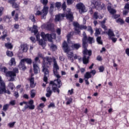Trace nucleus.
Instances as JSON below:
<instances>
[{"mask_svg":"<svg viewBox=\"0 0 129 129\" xmlns=\"http://www.w3.org/2000/svg\"><path fill=\"white\" fill-rule=\"evenodd\" d=\"M98 35H100V29L98 28H96V32L95 33V36H96V37H97Z\"/></svg>","mask_w":129,"mask_h":129,"instance_id":"nucleus-33","label":"nucleus"},{"mask_svg":"<svg viewBox=\"0 0 129 129\" xmlns=\"http://www.w3.org/2000/svg\"><path fill=\"white\" fill-rule=\"evenodd\" d=\"M39 58H40V57H39V56H37V57H36L35 58V59H34V63H35V64H36V63H37V62L40 63V59H39Z\"/></svg>","mask_w":129,"mask_h":129,"instance_id":"nucleus-44","label":"nucleus"},{"mask_svg":"<svg viewBox=\"0 0 129 129\" xmlns=\"http://www.w3.org/2000/svg\"><path fill=\"white\" fill-rule=\"evenodd\" d=\"M3 35L2 36V37H1V39H2V40H5V39L6 38V37H7V30H4L3 32Z\"/></svg>","mask_w":129,"mask_h":129,"instance_id":"nucleus-31","label":"nucleus"},{"mask_svg":"<svg viewBox=\"0 0 129 129\" xmlns=\"http://www.w3.org/2000/svg\"><path fill=\"white\" fill-rule=\"evenodd\" d=\"M125 53L127 55L129 56V48H127L125 50Z\"/></svg>","mask_w":129,"mask_h":129,"instance_id":"nucleus-64","label":"nucleus"},{"mask_svg":"<svg viewBox=\"0 0 129 129\" xmlns=\"http://www.w3.org/2000/svg\"><path fill=\"white\" fill-rule=\"evenodd\" d=\"M33 70L35 74H38L40 72V68L35 62H33Z\"/></svg>","mask_w":129,"mask_h":129,"instance_id":"nucleus-16","label":"nucleus"},{"mask_svg":"<svg viewBox=\"0 0 129 129\" xmlns=\"http://www.w3.org/2000/svg\"><path fill=\"white\" fill-rule=\"evenodd\" d=\"M14 96L16 98H18L19 97V93L18 92H14Z\"/></svg>","mask_w":129,"mask_h":129,"instance_id":"nucleus-62","label":"nucleus"},{"mask_svg":"<svg viewBox=\"0 0 129 129\" xmlns=\"http://www.w3.org/2000/svg\"><path fill=\"white\" fill-rule=\"evenodd\" d=\"M97 60H98V61H101V60H102V58L100 55H98L97 57Z\"/></svg>","mask_w":129,"mask_h":129,"instance_id":"nucleus-63","label":"nucleus"},{"mask_svg":"<svg viewBox=\"0 0 129 129\" xmlns=\"http://www.w3.org/2000/svg\"><path fill=\"white\" fill-rule=\"evenodd\" d=\"M20 28V25L19 24H15L14 25V28L18 30Z\"/></svg>","mask_w":129,"mask_h":129,"instance_id":"nucleus-61","label":"nucleus"},{"mask_svg":"<svg viewBox=\"0 0 129 129\" xmlns=\"http://www.w3.org/2000/svg\"><path fill=\"white\" fill-rule=\"evenodd\" d=\"M104 34H107L109 37V39L110 38H112V37H115V35H114V33H113V31L111 29H109L108 32H104Z\"/></svg>","mask_w":129,"mask_h":129,"instance_id":"nucleus-14","label":"nucleus"},{"mask_svg":"<svg viewBox=\"0 0 129 129\" xmlns=\"http://www.w3.org/2000/svg\"><path fill=\"white\" fill-rule=\"evenodd\" d=\"M9 106H10V105H9V104L5 105L3 107V110L4 111H6V110H7V109H8V108L9 107Z\"/></svg>","mask_w":129,"mask_h":129,"instance_id":"nucleus-49","label":"nucleus"},{"mask_svg":"<svg viewBox=\"0 0 129 129\" xmlns=\"http://www.w3.org/2000/svg\"><path fill=\"white\" fill-rule=\"evenodd\" d=\"M110 40H111V41L113 42V43L116 42V41H117V38L115 37H111L110 38H109Z\"/></svg>","mask_w":129,"mask_h":129,"instance_id":"nucleus-47","label":"nucleus"},{"mask_svg":"<svg viewBox=\"0 0 129 129\" xmlns=\"http://www.w3.org/2000/svg\"><path fill=\"white\" fill-rule=\"evenodd\" d=\"M43 65L42 66L43 69L42 71L44 74L43 80L44 82L47 83V81H48V77H49V70L48 69L46 68V63L49 64V65H51V63L53 62V73L57 77V79L55 80L53 82L51 81L50 82V86L52 85V90L54 92H57V93H60V90L58 88L61 87L62 84L61 83V80L59 78L61 77L59 74H58V70H59V66L57 64V61H56V58L55 57H52V58L46 57L43 58Z\"/></svg>","mask_w":129,"mask_h":129,"instance_id":"nucleus-1","label":"nucleus"},{"mask_svg":"<svg viewBox=\"0 0 129 129\" xmlns=\"http://www.w3.org/2000/svg\"><path fill=\"white\" fill-rule=\"evenodd\" d=\"M87 31L88 32H90V33L91 35H92L93 34V30L92 29V28L91 26L88 27Z\"/></svg>","mask_w":129,"mask_h":129,"instance_id":"nucleus-37","label":"nucleus"},{"mask_svg":"<svg viewBox=\"0 0 129 129\" xmlns=\"http://www.w3.org/2000/svg\"><path fill=\"white\" fill-rule=\"evenodd\" d=\"M87 42H89L90 44H92V43L94 42V39L91 37H89L87 38L86 34L84 33V37L83 38V46L85 49L83 51V54L84 55L83 58V63L85 64H88V63H89V56H87L86 55L91 56L92 54L91 50H88L86 48L87 47Z\"/></svg>","mask_w":129,"mask_h":129,"instance_id":"nucleus-3","label":"nucleus"},{"mask_svg":"<svg viewBox=\"0 0 129 129\" xmlns=\"http://www.w3.org/2000/svg\"><path fill=\"white\" fill-rule=\"evenodd\" d=\"M4 93H7V94H11V92L9 90H6V87H5V91H4Z\"/></svg>","mask_w":129,"mask_h":129,"instance_id":"nucleus-60","label":"nucleus"},{"mask_svg":"<svg viewBox=\"0 0 129 129\" xmlns=\"http://www.w3.org/2000/svg\"><path fill=\"white\" fill-rule=\"evenodd\" d=\"M30 87H32V88H34L35 86H36V85L34 83V78L33 77H31V78L30 79Z\"/></svg>","mask_w":129,"mask_h":129,"instance_id":"nucleus-26","label":"nucleus"},{"mask_svg":"<svg viewBox=\"0 0 129 129\" xmlns=\"http://www.w3.org/2000/svg\"><path fill=\"white\" fill-rule=\"evenodd\" d=\"M56 33L58 34V35L61 34V29L60 28H58L56 30Z\"/></svg>","mask_w":129,"mask_h":129,"instance_id":"nucleus-58","label":"nucleus"},{"mask_svg":"<svg viewBox=\"0 0 129 129\" xmlns=\"http://www.w3.org/2000/svg\"><path fill=\"white\" fill-rule=\"evenodd\" d=\"M28 30L31 31V33H34L36 36L37 41L39 42V45H41L42 47L46 46V41L48 40L49 42H52L53 39L56 38V34L52 33L51 34H45L44 32L41 33V36L43 39L40 40V34L38 32V27L34 25L33 28L28 27Z\"/></svg>","mask_w":129,"mask_h":129,"instance_id":"nucleus-2","label":"nucleus"},{"mask_svg":"<svg viewBox=\"0 0 129 129\" xmlns=\"http://www.w3.org/2000/svg\"><path fill=\"white\" fill-rule=\"evenodd\" d=\"M15 123H16V122H10L8 124V126H9V127H13L14 125H15Z\"/></svg>","mask_w":129,"mask_h":129,"instance_id":"nucleus-45","label":"nucleus"},{"mask_svg":"<svg viewBox=\"0 0 129 129\" xmlns=\"http://www.w3.org/2000/svg\"><path fill=\"white\" fill-rule=\"evenodd\" d=\"M45 107V105L44 103H40L39 106H37V109L40 110L41 108H44Z\"/></svg>","mask_w":129,"mask_h":129,"instance_id":"nucleus-34","label":"nucleus"},{"mask_svg":"<svg viewBox=\"0 0 129 129\" xmlns=\"http://www.w3.org/2000/svg\"><path fill=\"white\" fill-rule=\"evenodd\" d=\"M7 56H8L9 57H12L13 54V52L12 51H7Z\"/></svg>","mask_w":129,"mask_h":129,"instance_id":"nucleus-41","label":"nucleus"},{"mask_svg":"<svg viewBox=\"0 0 129 129\" xmlns=\"http://www.w3.org/2000/svg\"><path fill=\"white\" fill-rule=\"evenodd\" d=\"M47 93L46 94V97H50L51 96V94H52V91H51V89L50 87H48L46 89Z\"/></svg>","mask_w":129,"mask_h":129,"instance_id":"nucleus-22","label":"nucleus"},{"mask_svg":"<svg viewBox=\"0 0 129 129\" xmlns=\"http://www.w3.org/2000/svg\"><path fill=\"white\" fill-rule=\"evenodd\" d=\"M29 19L31 20L32 22H35V16H34V15H30L29 16Z\"/></svg>","mask_w":129,"mask_h":129,"instance_id":"nucleus-38","label":"nucleus"},{"mask_svg":"<svg viewBox=\"0 0 129 129\" xmlns=\"http://www.w3.org/2000/svg\"><path fill=\"white\" fill-rule=\"evenodd\" d=\"M116 23H119L120 24H123V23H124V21H123L122 19L119 18L116 20Z\"/></svg>","mask_w":129,"mask_h":129,"instance_id":"nucleus-46","label":"nucleus"},{"mask_svg":"<svg viewBox=\"0 0 129 129\" xmlns=\"http://www.w3.org/2000/svg\"><path fill=\"white\" fill-rule=\"evenodd\" d=\"M20 51V52H21V53H24V52H27L28 51V45H27V44H24L21 45Z\"/></svg>","mask_w":129,"mask_h":129,"instance_id":"nucleus-15","label":"nucleus"},{"mask_svg":"<svg viewBox=\"0 0 129 129\" xmlns=\"http://www.w3.org/2000/svg\"><path fill=\"white\" fill-rule=\"evenodd\" d=\"M40 1L43 5H47L48 4V0H40Z\"/></svg>","mask_w":129,"mask_h":129,"instance_id":"nucleus-52","label":"nucleus"},{"mask_svg":"<svg viewBox=\"0 0 129 129\" xmlns=\"http://www.w3.org/2000/svg\"><path fill=\"white\" fill-rule=\"evenodd\" d=\"M71 38V33H69L67 35V40L68 43H69V41H70V38Z\"/></svg>","mask_w":129,"mask_h":129,"instance_id":"nucleus-53","label":"nucleus"},{"mask_svg":"<svg viewBox=\"0 0 129 129\" xmlns=\"http://www.w3.org/2000/svg\"><path fill=\"white\" fill-rule=\"evenodd\" d=\"M100 72H103L104 71V67L103 66H101L99 68Z\"/></svg>","mask_w":129,"mask_h":129,"instance_id":"nucleus-51","label":"nucleus"},{"mask_svg":"<svg viewBox=\"0 0 129 129\" xmlns=\"http://www.w3.org/2000/svg\"><path fill=\"white\" fill-rule=\"evenodd\" d=\"M73 25L75 28L76 32L77 33V34H80V30H86V29H87L86 26H80L77 22H74Z\"/></svg>","mask_w":129,"mask_h":129,"instance_id":"nucleus-9","label":"nucleus"},{"mask_svg":"<svg viewBox=\"0 0 129 129\" xmlns=\"http://www.w3.org/2000/svg\"><path fill=\"white\" fill-rule=\"evenodd\" d=\"M25 62L27 64H32V59L29 58L21 59V63H25Z\"/></svg>","mask_w":129,"mask_h":129,"instance_id":"nucleus-19","label":"nucleus"},{"mask_svg":"<svg viewBox=\"0 0 129 129\" xmlns=\"http://www.w3.org/2000/svg\"><path fill=\"white\" fill-rule=\"evenodd\" d=\"M97 42L100 45L102 44V40H101V37H98L97 38Z\"/></svg>","mask_w":129,"mask_h":129,"instance_id":"nucleus-36","label":"nucleus"},{"mask_svg":"<svg viewBox=\"0 0 129 129\" xmlns=\"http://www.w3.org/2000/svg\"><path fill=\"white\" fill-rule=\"evenodd\" d=\"M6 89V83L3 80L2 77L0 76V94H3L5 93Z\"/></svg>","mask_w":129,"mask_h":129,"instance_id":"nucleus-12","label":"nucleus"},{"mask_svg":"<svg viewBox=\"0 0 129 129\" xmlns=\"http://www.w3.org/2000/svg\"><path fill=\"white\" fill-rule=\"evenodd\" d=\"M1 71L4 72L7 77H11L9 81H15V77L17 76V73H19V70L17 68L14 69L13 71H8V69L4 67L1 69Z\"/></svg>","mask_w":129,"mask_h":129,"instance_id":"nucleus-5","label":"nucleus"},{"mask_svg":"<svg viewBox=\"0 0 129 129\" xmlns=\"http://www.w3.org/2000/svg\"><path fill=\"white\" fill-rule=\"evenodd\" d=\"M8 2L9 4H11V5H12L13 8H14L15 9H17V8H19V5L16 3L15 0H9Z\"/></svg>","mask_w":129,"mask_h":129,"instance_id":"nucleus-18","label":"nucleus"},{"mask_svg":"<svg viewBox=\"0 0 129 129\" xmlns=\"http://www.w3.org/2000/svg\"><path fill=\"white\" fill-rule=\"evenodd\" d=\"M67 3L69 6H70V5H72L74 3V0H67Z\"/></svg>","mask_w":129,"mask_h":129,"instance_id":"nucleus-43","label":"nucleus"},{"mask_svg":"<svg viewBox=\"0 0 129 129\" xmlns=\"http://www.w3.org/2000/svg\"><path fill=\"white\" fill-rule=\"evenodd\" d=\"M24 104H25V105H29V102L23 101L20 103V105H21V106H23Z\"/></svg>","mask_w":129,"mask_h":129,"instance_id":"nucleus-39","label":"nucleus"},{"mask_svg":"<svg viewBox=\"0 0 129 129\" xmlns=\"http://www.w3.org/2000/svg\"><path fill=\"white\" fill-rule=\"evenodd\" d=\"M74 59H78V60H79L80 62V61H81V57H79V56H77V55H75L74 56Z\"/></svg>","mask_w":129,"mask_h":129,"instance_id":"nucleus-56","label":"nucleus"},{"mask_svg":"<svg viewBox=\"0 0 129 129\" xmlns=\"http://www.w3.org/2000/svg\"><path fill=\"white\" fill-rule=\"evenodd\" d=\"M105 21H106V19H104L102 22H101V27L104 29V31H106L107 30V28L105 26Z\"/></svg>","mask_w":129,"mask_h":129,"instance_id":"nucleus-25","label":"nucleus"},{"mask_svg":"<svg viewBox=\"0 0 129 129\" xmlns=\"http://www.w3.org/2000/svg\"><path fill=\"white\" fill-rule=\"evenodd\" d=\"M50 107H55V104H54V103H50L48 106V108H50Z\"/></svg>","mask_w":129,"mask_h":129,"instance_id":"nucleus-54","label":"nucleus"},{"mask_svg":"<svg viewBox=\"0 0 129 129\" xmlns=\"http://www.w3.org/2000/svg\"><path fill=\"white\" fill-rule=\"evenodd\" d=\"M74 92V89H71V90H69L68 92V94L69 95H72Z\"/></svg>","mask_w":129,"mask_h":129,"instance_id":"nucleus-40","label":"nucleus"},{"mask_svg":"<svg viewBox=\"0 0 129 129\" xmlns=\"http://www.w3.org/2000/svg\"><path fill=\"white\" fill-rule=\"evenodd\" d=\"M10 64L11 66H13V65H16V61L15 60V58H12L11 60H10Z\"/></svg>","mask_w":129,"mask_h":129,"instance_id":"nucleus-32","label":"nucleus"},{"mask_svg":"<svg viewBox=\"0 0 129 129\" xmlns=\"http://www.w3.org/2000/svg\"><path fill=\"white\" fill-rule=\"evenodd\" d=\"M5 47H6L7 49H13V45H12V43H6Z\"/></svg>","mask_w":129,"mask_h":129,"instance_id":"nucleus-30","label":"nucleus"},{"mask_svg":"<svg viewBox=\"0 0 129 129\" xmlns=\"http://www.w3.org/2000/svg\"><path fill=\"white\" fill-rule=\"evenodd\" d=\"M124 9H125V10H127L128 11H129V4H127L125 5Z\"/></svg>","mask_w":129,"mask_h":129,"instance_id":"nucleus-59","label":"nucleus"},{"mask_svg":"<svg viewBox=\"0 0 129 129\" xmlns=\"http://www.w3.org/2000/svg\"><path fill=\"white\" fill-rule=\"evenodd\" d=\"M42 29H45L46 30H49V31H53L54 29V24L47 23L46 24H43L41 26Z\"/></svg>","mask_w":129,"mask_h":129,"instance_id":"nucleus-13","label":"nucleus"},{"mask_svg":"<svg viewBox=\"0 0 129 129\" xmlns=\"http://www.w3.org/2000/svg\"><path fill=\"white\" fill-rule=\"evenodd\" d=\"M8 87L11 89V90H14L15 88H16V87H15V85H14V83L10 82L8 85Z\"/></svg>","mask_w":129,"mask_h":129,"instance_id":"nucleus-28","label":"nucleus"},{"mask_svg":"<svg viewBox=\"0 0 129 129\" xmlns=\"http://www.w3.org/2000/svg\"><path fill=\"white\" fill-rule=\"evenodd\" d=\"M12 16L13 17L14 20L15 22L19 20V14H18V12H17V11H13L12 12Z\"/></svg>","mask_w":129,"mask_h":129,"instance_id":"nucleus-17","label":"nucleus"},{"mask_svg":"<svg viewBox=\"0 0 129 129\" xmlns=\"http://www.w3.org/2000/svg\"><path fill=\"white\" fill-rule=\"evenodd\" d=\"M55 7L57 8L58 9H60L61 8V3L60 2H57L55 3Z\"/></svg>","mask_w":129,"mask_h":129,"instance_id":"nucleus-42","label":"nucleus"},{"mask_svg":"<svg viewBox=\"0 0 129 129\" xmlns=\"http://www.w3.org/2000/svg\"><path fill=\"white\" fill-rule=\"evenodd\" d=\"M94 18L95 20H97V19H102L103 18V16H99L97 12H95L94 14Z\"/></svg>","mask_w":129,"mask_h":129,"instance_id":"nucleus-21","label":"nucleus"},{"mask_svg":"<svg viewBox=\"0 0 129 129\" xmlns=\"http://www.w3.org/2000/svg\"><path fill=\"white\" fill-rule=\"evenodd\" d=\"M10 104L11 105H15L16 104V100H12L10 102Z\"/></svg>","mask_w":129,"mask_h":129,"instance_id":"nucleus-55","label":"nucleus"},{"mask_svg":"<svg viewBox=\"0 0 129 129\" xmlns=\"http://www.w3.org/2000/svg\"><path fill=\"white\" fill-rule=\"evenodd\" d=\"M108 10L111 15H113V14H115V13H116V11L115 10L111 8V7L109 6L108 7Z\"/></svg>","mask_w":129,"mask_h":129,"instance_id":"nucleus-23","label":"nucleus"},{"mask_svg":"<svg viewBox=\"0 0 129 129\" xmlns=\"http://www.w3.org/2000/svg\"><path fill=\"white\" fill-rule=\"evenodd\" d=\"M35 96H36V90H31L30 93V96L31 98H34V97H35Z\"/></svg>","mask_w":129,"mask_h":129,"instance_id":"nucleus-29","label":"nucleus"},{"mask_svg":"<svg viewBox=\"0 0 129 129\" xmlns=\"http://www.w3.org/2000/svg\"><path fill=\"white\" fill-rule=\"evenodd\" d=\"M4 10L5 9L4 8V7H0V17L3 16Z\"/></svg>","mask_w":129,"mask_h":129,"instance_id":"nucleus-48","label":"nucleus"},{"mask_svg":"<svg viewBox=\"0 0 129 129\" xmlns=\"http://www.w3.org/2000/svg\"><path fill=\"white\" fill-rule=\"evenodd\" d=\"M92 76L91 73L89 72H87L84 75V79L88 80L89 78H91Z\"/></svg>","mask_w":129,"mask_h":129,"instance_id":"nucleus-20","label":"nucleus"},{"mask_svg":"<svg viewBox=\"0 0 129 129\" xmlns=\"http://www.w3.org/2000/svg\"><path fill=\"white\" fill-rule=\"evenodd\" d=\"M77 9L79 10L80 14H82V13H86L87 12V10L85 8V6L82 3H79L76 5Z\"/></svg>","mask_w":129,"mask_h":129,"instance_id":"nucleus-11","label":"nucleus"},{"mask_svg":"<svg viewBox=\"0 0 129 129\" xmlns=\"http://www.w3.org/2000/svg\"><path fill=\"white\" fill-rule=\"evenodd\" d=\"M128 13V10H124L123 12V15L124 16H126L127 14Z\"/></svg>","mask_w":129,"mask_h":129,"instance_id":"nucleus-57","label":"nucleus"},{"mask_svg":"<svg viewBox=\"0 0 129 129\" xmlns=\"http://www.w3.org/2000/svg\"><path fill=\"white\" fill-rule=\"evenodd\" d=\"M66 6V2H64L62 5V9L64 12L63 14H59L55 16V22H61L62 20H63L65 17L68 20L72 22L73 21V13L71 12V9L68 8Z\"/></svg>","mask_w":129,"mask_h":129,"instance_id":"nucleus-4","label":"nucleus"},{"mask_svg":"<svg viewBox=\"0 0 129 129\" xmlns=\"http://www.w3.org/2000/svg\"><path fill=\"white\" fill-rule=\"evenodd\" d=\"M25 62H22V60H21L20 63L19 64V68H20V69H22V70H26V66H25Z\"/></svg>","mask_w":129,"mask_h":129,"instance_id":"nucleus-24","label":"nucleus"},{"mask_svg":"<svg viewBox=\"0 0 129 129\" xmlns=\"http://www.w3.org/2000/svg\"><path fill=\"white\" fill-rule=\"evenodd\" d=\"M50 48L52 51H55V50H57V46L55 45L52 44L50 45Z\"/></svg>","mask_w":129,"mask_h":129,"instance_id":"nucleus-35","label":"nucleus"},{"mask_svg":"<svg viewBox=\"0 0 129 129\" xmlns=\"http://www.w3.org/2000/svg\"><path fill=\"white\" fill-rule=\"evenodd\" d=\"M48 10H49V7L47 6H44L42 12L37 10L35 12V16H41L42 19H45V17L47 16L48 14Z\"/></svg>","mask_w":129,"mask_h":129,"instance_id":"nucleus-8","label":"nucleus"},{"mask_svg":"<svg viewBox=\"0 0 129 129\" xmlns=\"http://www.w3.org/2000/svg\"><path fill=\"white\" fill-rule=\"evenodd\" d=\"M91 5L93 8L98 11H101V10H104L105 9V5L97 2V0H92Z\"/></svg>","mask_w":129,"mask_h":129,"instance_id":"nucleus-7","label":"nucleus"},{"mask_svg":"<svg viewBox=\"0 0 129 129\" xmlns=\"http://www.w3.org/2000/svg\"><path fill=\"white\" fill-rule=\"evenodd\" d=\"M72 102V98H69L68 99V101L67 102V104L68 105V104H70V103H71Z\"/></svg>","mask_w":129,"mask_h":129,"instance_id":"nucleus-50","label":"nucleus"},{"mask_svg":"<svg viewBox=\"0 0 129 129\" xmlns=\"http://www.w3.org/2000/svg\"><path fill=\"white\" fill-rule=\"evenodd\" d=\"M80 47H81V46L80 45V44H78V43H76V44H72V48L73 49H79V48H80Z\"/></svg>","mask_w":129,"mask_h":129,"instance_id":"nucleus-27","label":"nucleus"},{"mask_svg":"<svg viewBox=\"0 0 129 129\" xmlns=\"http://www.w3.org/2000/svg\"><path fill=\"white\" fill-rule=\"evenodd\" d=\"M28 104L24 106V108L22 109V111H25L26 109H28L29 108V109L33 110V109H35V105H34V100H30L28 101Z\"/></svg>","mask_w":129,"mask_h":129,"instance_id":"nucleus-10","label":"nucleus"},{"mask_svg":"<svg viewBox=\"0 0 129 129\" xmlns=\"http://www.w3.org/2000/svg\"><path fill=\"white\" fill-rule=\"evenodd\" d=\"M62 48L65 53H67L69 59H70L71 61L73 62V56H74V54L73 52L70 51V48L65 41L62 44Z\"/></svg>","mask_w":129,"mask_h":129,"instance_id":"nucleus-6","label":"nucleus"}]
</instances>
